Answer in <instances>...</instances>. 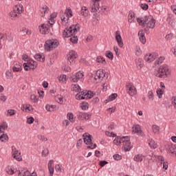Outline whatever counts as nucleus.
Returning a JSON list of instances; mask_svg holds the SVG:
<instances>
[{
	"mask_svg": "<svg viewBox=\"0 0 176 176\" xmlns=\"http://www.w3.org/2000/svg\"><path fill=\"white\" fill-rule=\"evenodd\" d=\"M113 144L115 145H120V144H123L124 151L125 152H129L131 150V143L130 142V138L129 136L120 138L119 136L116 137L113 140Z\"/></svg>",
	"mask_w": 176,
	"mask_h": 176,
	"instance_id": "1",
	"label": "nucleus"
},
{
	"mask_svg": "<svg viewBox=\"0 0 176 176\" xmlns=\"http://www.w3.org/2000/svg\"><path fill=\"white\" fill-rule=\"evenodd\" d=\"M79 30H80V26L79 24H76L74 26H70L68 29L63 31V36L64 38H69V36H71V35L73 34H76Z\"/></svg>",
	"mask_w": 176,
	"mask_h": 176,
	"instance_id": "2",
	"label": "nucleus"
},
{
	"mask_svg": "<svg viewBox=\"0 0 176 176\" xmlns=\"http://www.w3.org/2000/svg\"><path fill=\"white\" fill-rule=\"evenodd\" d=\"M58 44L59 43L57 39H50L45 41L44 47L47 52H52V50H54V49L58 46Z\"/></svg>",
	"mask_w": 176,
	"mask_h": 176,
	"instance_id": "3",
	"label": "nucleus"
},
{
	"mask_svg": "<svg viewBox=\"0 0 176 176\" xmlns=\"http://www.w3.org/2000/svg\"><path fill=\"white\" fill-rule=\"evenodd\" d=\"M58 44L59 43L57 39H50L45 41L44 47L47 52H52V50H54V49L58 46Z\"/></svg>",
	"mask_w": 176,
	"mask_h": 176,
	"instance_id": "4",
	"label": "nucleus"
},
{
	"mask_svg": "<svg viewBox=\"0 0 176 176\" xmlns=\"http://www.w3.org/2000/svg\"><path fill=\"white\" fill-rule=\"evenodd\" d=\"M158 78H167L168 75L171 74V71L168 69V66L167 65H161L158 70Z\"/></svg>",
	"mask_w": 176,
	"mask_h": 176,
	"instance_id": "5",
	"label": "nucleus"
},
{
	"mask_svg": "<svg viewBox=\"0 0 176 176\" xmlns=\"http://www.w3.org/2000/svg\"><path fill=\"white\" fill-rule=\"evenodd\" d=\"M94 96V93L91 91H82L80 92V94H77L76 95V100H87L91 98Z\"/></svg>",
	"mask_w": 176,
	"mask_h": 176,
	"instance_id": "6",
	"label": "nucleus"
},
{
	"mask_svg": "<svg viewBox=\"0 0 176 176\" xmlns=\"http://www.w3.org/2000/svg\"><path fill=\"white\" fill-rule=\"evenodd\" d=\"M50 27H53V23H50V21H48V23H42L40 26H38L40 34L47 35L49 34V32H50Z\"/></svg>",
	"mask_w": 176,
	"mask_h": 176,
	"instance_id": "7",
	"label": "nucleus"
},
{
	"mask_svg": "<svg viewBox=\"0 0 176 176\" xmlns=\"http://www.w3.org/2000/svg\"><path fill=\"white\" fill-rule=\"evenodd\" d=\"M22 12L20 10V6H15L13 8V10L10 12V16L12 20H17L20 17Z\"/></svg>",
	"mask_w": 176,
	"mask_h": 176,
	"instance_id": "8",
	"label": "nucleus"
},
{
	"mask_svg": "<svg viewBox=\"0 0 176 176\" xmlns=\"http://www.w3.org/2000/svg\"><path fill=\"white\" fill-rule=\"evenodd\" d=\"M27 63H23V67L25 71H31V69H35L38 64L33 60H27Z\"/></svg>",
	"mask_w": 176,
	"mask_h": 176,
	"instance_id": "9",
	"label": "nucleus"
},
{
	"mask_svg": "<svg viewBox=\"0 0 176 176\" xmlns=\"http://www.w3.org/2000/svg\"><path fill=\"white\" fill-rule=\"evenodd\" d=\"M104 78L108 79V73H105V71H104V69H98L96 72L95 80H102Z\"/></svg>",
	"mask_w": 176,
	"mask_h": 176,
	"instance_id": "10",
	"label": "nucleus"
},
{
	"mask_svg": "<svg viewBox=\"0 0 176 176\" xmlns=\"http://www.w3.org/2000/svg\"><path fill=\"white\" fill-rule=\"evenodd\" d=\"M76 58H78V54L74 50L69 51V54H67V60L70 65H74V64H75Z\"/></svg>",
	"mask_w": 176,
	"mask_h": 176,
	"instance_id": "11",
	"label": "nucleus"
},
{
	"mask_svg": "<svg viewBox=\"0 0 176 176\" xmlns=\"http://www.w3.org/2000/svg\"><path fill=\"white\" fill-rule=\"evenodd\" d=\"M12 157L18 162H21L23 160V158L21 157V153L19 152V150H17L14 146H12Z\"/></svg>",
	"mask_w": 176,
	"mask_h": 176,
	"instance_id": "12",
	"label": "nucleus"
},
{
	"mask_svg": "<svg viewBox=\"0 0 176 176\" xmlns=\"http://www.w3.org/2000/svg\"><path fill=\"white\" fill-rule=\"evenodd\" d=\"M126 91L131 97L137 94V89H135V87H134L133 83H129L126 85Z\"/></svg>",
	"mask_w": 176,
	"mask_h": 176,
	"instance_id": "13",
	"label": "nucleus"
},
{
	"mask_svg": "<svg viewBox=\"0 0 176 176\" xmlns=\"http://www.w3.org/2000/svg\"><path fill=\"white\" fill-rule=\"evenodd\" d=\"M82 138L86 145H91V144H93V140H91L92 136L90 134L87 133H84Z\"/></svg>",
	"mask_w": 176,
	"mask_h": 176,
	"instance_id": "14",
	"label": "nucleus"
},
{
	"mask_svg": "<svg viewBox=\"0 0 176 176\" xmlns=\"http://www.w3.org/2000/svg\"><path fill=\"white\" fill-rule=\"evenodd\" d=\"M157 54H147L144 56V60L146 63H152V61L156 60Z\"/></svg>",
	"mask_w": 176,
	"mask_h": 176,
	"instance_id": "15",
	"label": "nucleus"
},
{
	"mask_svg": "<svg viewBox=\"0 0 176 176\" xmlns=\"http://www.w3.org/2000/svg\"><path fill=\"white\" fill-rule=\"evenodd\" d=\"M116 40L118 43V46L123 47L124 44H123V40L122 39V36H120V32L119 30L116 32Z\"/></svg>",
	"mask_w": 176,
	"mask_h": 176,
	"instance_id": "16",
	"label": "nucleus"
},
{
	"mask_svg": "<svg viewBox=\"0 0 176 176\" xmlns=\"http://www.w3.org/2000/svg\"><path fill=\"white\" fill-rule=\"evenodd\" d=\"M95 1L92 2L91 5V12L92 13H96L98 10H100V8H98V1L100 0H94Z\"/></svg>",
	"mask_w": 176,
	"mask_h": 176,
	"instance_id": "17",
	"label": "nucleus"
},
{
	"mask_svg": "<svg viewBox=\"0 0 176 176\" xmlns=\"http://www.w3.org/2000/svg\"><path fill=\"white\" fill-rule=\"evenodd\" d=\"M138 35L140 42H142L143 45H145V43H146V38L145 37V34H144V31L140 30L138 32Z\"/></svg>",
	"mask_w": 176,
	"mask_h": 176,
	"instance_id": "18",
	"label": "nucleus"
},
{
	"mask_svg": "<svg viewBox=\"0 0 176 176\" xmlns=\"http://www.w3.org/2000/svg\"><path fill=\"white\" fill-rule=\"evenodd\" d=\"M78 119H80L81 120L82 119H85L86 120H89V119H90V117L91 116V115L87 113H81L79 112L78 114Z\"/></svg>",
	"mask_w": 176,
	"mask_h": 176,
	"instance_id": "19",
	"label": "nucleus"
},
{
	"mask_svg": "<svg viewBox=\"0 0 176 176\" xmlns=\"http://www.w3.org/2000/svg\"><path fill=\"white\" fill-rule=\"evenodd\" d=\"M40 12L41 17H45V14H46V13H49V7H47V6H43L40 8Z\"/></svg>",
	"mask_w": 176,
	"mask_h": 176,
	"instance_id": "20",
	"label": "nucleus"
},
{
	"mask_svg": "<svg viewBox=\"0 0 176 176\" xmlns=\"http://www.w3.org/2000/svg\"><path fill=\"white\" fill-rule=\"evenodd\" d=\"M155 24L156 21L153 19H150L147 23H146V25H147L148 28H155Z\"/></svg>",
	"mask_w": 176,
	"mask_h": 176,
	"instance_id": "21",
	"label": "nucleus"
},
{
	"mask_svg": "<svg viewBox=\"0 0 176 176\" xmlns=\"http://www.w3.org/2000/svg\"><path fill=\"white\" fill-rule=\"evenodd\" d=\"M135 63L138 68H140V69H141L144 65V60H142V58H139L136 59Z\"/></svg>",
	"mask_w": 176,
	"mask_h": 176,
	"instance_id": "22",
	"label": "nucleus"
},
{
	"mask_svg": "<svg viewBox=\"0 0 176 176\" xmlns=\"http://www.w3.org/2000/svg\"><path fill=\"white\" fill-rule=\"evenodd\" d=\"M60 19H61V21L63 23H68V21L69 20V17L68 16V14L62 13V14L60 15Z\"/></svg>",
	"mask_w": 176,
	"mask_h": 176,
	"instance_id": "23",
	"label": "nucleus"
},
{
	"mask_svg": "<svg viewBox=\"0 0 176 176\" xmlns=\"http://www.w3.org/2000/svg\"><path fill=\"white\" fill-rule=\"evenodd\" d=\"M148 145L151 148H153V149H156V148H157V144H156V142H155V140H153V139H149L148 140Z\"/></svg>",
	"mask_w": 176,
	"mask_h": 176,
	"instance_id": "24",
	"label": "nucleus"
},
{
	"mask_svg": "<svg viewBox=\"0 0 176 176\" xmlns=\"http://www.w3.org/2000/svg\"><path fill=\"white\" fill-rule=\"evenodd\" d=\"M145 156L140 155V154H138L136 155H135L133 160L135 162H142V160H144Z\"/></svg>",
	"mask_w": 176,
	"mask_h": 176,
	"instance_id": "25",
	"label": "nucleus"
},
{
	"mask_svg": "<svg viewBox=\"0 0 176 176\" xmlns=\"http://www.w3.org/2000/svg\"><path fill=\"white\" fill-rule=\"evenodd\" d=\"M81 14L82 16H84V17H87L89 16V10L84 6L81 8Z\"/></svg>",
	"mask_w": 176,
	"mask_h": 176,
	"instance_id": "26",
	"label": "nucleus"
},
{
	"mask_svg": "<svg viewBox=\"0 0 176 176\" xmlns=\"http://www.w3.org/2000/svg\"><path fill=\"white\" fill-rule=\"evenodd\" d=\"M72 90L73 91H75L76 93H80V91L82 89H80V87L78 85H72Z\"/></svg>",
	"mask_w": 176,
	"mask_h": 176,
	"instance_id": "27",
	"label": "nucleus"
},
{
	"mask_svg": "<svg viewBox=\"0 0 176 176\" xmlns=\"http://www.w3.org/2000/svg\"><path fill=\"white\" fill-rule=\"evenodd\" d=\"M133 133L140 134L141 133V126L140 125H135V127H133Z\"/></svg>",
	"mask_w": 176,
	"mask_h": 176,
	"instance_id": "28",
	"label": "nucleus"
},
{
	"mask_svg": "<svg viewBox=\"0 0 176 176\" xmlns=\"http://www.w3.org/2000/svg\"><path fill=\"white\" fill-rule=\"evenodd\" d=\"M117 97H118V94H112L109 96V98L107 99L105 101L107 102H109V101H113V100H116Z\"/></svg>",
	"mask_w": 176,
	"mask_h": 176,
	"instance_id": "29",
	"label": "nucleus"
},
{
	"mask_svg": "<svg viewBox=\"0 0 176 176\" xmlns=\"http://www.w3.org/2000/svg\"><path fill=\"white\" fill-rule=\"evenodd\" d=\"M70 42L72 43H78V36H75V34L70 35Z\"/></svg>",
	"mask_w": 176,
	"mask_h": 176,
	"instance_id": "30",
	"label": "nucleus"
},
{
	"mask_svg": "<svg viewBox=\"0 0 176 176\" xmlns=\"http://www.w3.org/2000/svg\"><path fill=\"white\" fill-rule=\"evenodd\" d=\"M9 140V137L8 136V135L3 133L1 136H0V141H1V142H6V141H8Z\"/></svg>",
	"mask_w": 176,
	"mask_h": 176,
	"instance_id": "31",
	"label": "nucleus"
},
{
	"mask_svg": "<svg viewBox=\"0 0 176 176\" xmlns=\"http://www.w3.org/2000/svg\"><path fill=\"white\" fill-rule=\"evenodd\" d=\"M34 58L36 60H37V61H41V63H43V61H45V57L42 58V55L39 54H36L34 56Z\"/></svg>",
	"mask_w": 176,
	"mask_h": 176,
	"instance_id": "32",
	"label": "nucleus"
},
{
	"mask_svg": "<svg viewBox=\"0 0 176 176\" xmlns=\"http://www.w3.org/2000/svg\"><path fill=\"white\" fill-rule=\"evenodd\" d=\"M56 108V106L52 104V105H49L47 104L45 106V109L46 111H47L48 112H53V111H54V109Z\"/></svg>",
	"mask_w": 176,
	"mask_h": 176,
	"instance_id": "33",
	"label": "nucleus"
},
{
	"mask_svg": "<svg viewBox=\"0 0 176 176\" xmlns=\"http://www.w3.org/2000/svg\"><path fill=\"white\" fill-rule=\"evenodd\" d=\"M152 130L153 133H154L155 134H159V131H160V127H159V126L157 125H153Z\"/></svg>",
	"mask_w": 176,
	"mask_h": 176,
	"instance_id": "34",
	"label": "nucleus"
},
{
	"mask_svg": "<svg viewBox=\"0 0 176 176\" xmlns=\"http://www.w3.org/2000/svg\"><path fill=\"white\" fill-rule=\"evenodd\" d=\"M6 78L7 79H13V73H12V70H8L6 72Z\"/></svg>",
	"mask_w": 176,
	"mask_h": 176,
	"instance_id": "35",
	"label": "nucleus"
},
{
	"mask_svg": "<svg viewBox=\"0 0 176 176\" xmlns=\"http://www.w3.org/2000/svg\"><path fill=\"white\" fill-rule=\"evenodd\" d=\"M128 17H129V19H128L129 23H133V21H134V19H135L134 12H129Z\"/></svg>",
	"mask_w": 176,
	"mask_h": 176,
	"instance_id": "36",
	"label": "nucleus"
},
{
	"mask_svg": "<svg viewBox=\"0 0 176 176\" xmlns=\"http://www.w3.org/2000/svg\"><path fill=\"white\" fill-rule=\"evenodd\" d=\"M157 94L159 98H163V94H164V89H160V88L157 89Z\"/></svg>",
	"mask_w": 176,
	"mask_h": 176,
	"instance_id": "37",
	"label": "nucleus"
},
{
	"mask_svg": "<svg viewBox=\"0 0 176 176\" xmlns=\"http://www.w3.org/2000/svg\"><path fill=\"white\" fill-rule=\"evenodd\" d=\"M97 63H102V64H107V62L105 61V58L102 56H98L96 58Z\"/></svg>",
	"mask_w": 176,
	"mask_h": 176,
	"instance_id": "38",
	"label": "nucleus"
},
{
	"mask_svg": "<svg viewBox=\"0 0 176 176\" xmlns=\"http://www.w3.org/2000/svg\"><path fill=\"white\" fill-rule=\"evenodd\" d=\"M164 61V56H160L157 60L155 61V65H159V64H162Z\"/></svg>",
	"mask_w": 176,
	"mask_h": 176,
	"instance_id": "39",
	"label": "nucleus"
},
{
	"mask_svg": "<svg viewBox=\"0 0 176 176\" xmlns=\"http://www.w3.org/2000/svg\"><path fill=\"white\" fill-rule=\"evenodd\" d=\"M106 56L109 58L110 60H113V54L111 52V51H107Z\"/></svg>",
	"mask_w": 176,
	"mask_h": 176,
	"instance_id": "40",
	"label": "nucleus"
},
{
	"mask_svg": "<svg viewBox=\"0 0 176 176\" xmlns=\"http://www.w3.org/2000/svg\"><path fill=\"white\" fill-rule=\"evenodd\" d=\"M65 14H67L69 18L72 17V10L69 8L65 10Z\"/></svg>",
	"mask_w": 176,
	"mask_h": 176,
	"instance_id": "41",
	"label": "nucleus"
},
{
	"mask_svg": "<svg viewBox=\"0 0 176 176\" xmlns=\"http://www.w3.org/2000/svg\"><path fill=\"white\" fill-rule=\"evenodd\" d=\"M37 138H38V140H40L41 141H43L44 142H46V141H47V138H45V136H43L42 135H38Z\"/></svg>",
	"mask_w": 176,
	"mask_h": 176,
	"instance_id": "42",
	"label": "nucleus"
},
{
	"mask_svg": "<svg viewBox=\"0 0 176 176\" xmlns=\"http://www.w3.org/2000/svg\"><path fill=\"white\" fill-rule=\"evenodd\" d=\"M59 82H65L67 80V75H61L58 78Z\"/></svg>",
	"mask_w": 176,
	"mask_h": 176,
	"instance_id": "43",
	"label": "nucleus"
},
{
	"mask_svg": "<svg viewBox=\"0 0 176 176\" xmlns=\"http://www.w3.org/2000/svg\"><path fill=\"white\" fill-rule=\"evenodd\" d=\"M76 76H77V78H78L79 80V79H82V78H83L85 75H83V72H78L76 74Z\"/></svg>",
	"mask_w": 176,
	"mask_h": 176,
	"instance_id": "44",
	"label": "nucleus"
},
{
	"mask_svg": "<svg viewBox=\"0 0 176 176\" xmlns=\"http://www.w3.org/2000/svg\"><path fill=\"white\" fill-rule=\"evenodd\" d=\"M140 8H142L143 10H148V8H149V6L146 3H141Z\"/></svg>",
	"mask_w": 176,
	"mask_h": 176,
	"instance_id": "45",
	"label": "nucleus"
},
{
	"mask_svg": "<svg viewBox=\"0 0 176 176\" xmlns=\"http://www.w3.org/2000/svg\"><path fill=\"white\" fill-rule=\"evenodd\" d=\"M54 163V160H51L48 162V168H54V166H53Z\"/></svg>",
	"mask_w": 176,
	"mask_h": 176,
	"instance_id": "46",
	"label": "nucleus"
},
{
	"mask_svg": "<svg viewBox=\"0 0 176 176\" xmlns=\"http://www.w3.org/2000/svg\"><path fill=\"white\" fill-rule=\"evenodd\" d=\"M67 116L70 122H75V119L74 118V114H72V113H69L67 114Z\"/></svg>",
	"mask_w": 176,
	"mask_h": 176,
	"instance_id": "47",
	"label": "nucleus"
},
{
	"mask_svg": "<svg viewBox=\"0 0 176 176\" xmlns=\"http://www.w3.org/2000/svg\"><path fill=\"white\" fill-rule=\"evenodd\" d=\"M30 100L33 101V102H38V97L35 95H31Z\"/></svg>",
	"mask_w": 176,
	"mask_h": 176,
	"instance_id": "48",
	"label": "nucleus"
},
{
	"mask_svg": "<svg viewBox=\"0 0 176 176\" xmlns=\"http://www.w3.org/2000/svg\"><path fill=\"white\" fill-rule=\"evenodd\" d=\"M12 71L13 72H20V71H21V66H20L19 67H16V66H14L12 67Z\"/></svg>",
	"mask_w": 176,
	"mask_h": 176,
	"instance_id": "49",
	"label": "nucleus"
},
{
	"mask_svg": "<svg viewBox=\"0 0 176 176\" xmlns=\"http://www.w3.org/2000/svg\"><path fill=\"white\" fill-rule=\"evenodd\" d=\"M70 79H72V82H78V80H79L76 74L72 75L71 76Z\"/></svg>",
	"mask_w": 176,
	"mask_h": 176,
	"instance_id": "50",
	"label": "nucleus"
},
{
	"mask_svg": "<svg viewBox=\"0 0 176 176\" xmlns=\"http://www.w3.org/2000/svg\"><path fill=\"white\" fill-rule=\"evenodd\" d=\"M7 112L8 115H10V116H13V115H16V111L14 109H9Z\"/></svg>",
	"mask_w": 176,
	"mask_h": 176,
	"instance_id": "51",
	"label": "nucleus"
},
{
	"mask_svg": "<svg viewBox=\"0 0 176 176\" xmlns=\"http://www.w3.org/2000/svg\"><path fill=\"white\" fill-rule=\"evenodd\" d=\"M34 120H35L32 117H30L27 119V123H28V124H32V123H34Z\"/></svg>",
	"mask_w": 176,
	"mask_h": 176,
	"instance_id": "52",
	"label": "nucleus"
},
{
	"mask_svg": "<svg viewBox=\"0 0 176 176\" xmlns=\"http://www.w3.org/2000/svg\"><path fill=\"white\" fill-rule=\"evenodd\" d=\"M148 99L151 101H153V91H148Z\"/></svg>",
	"mask_w": 176,
	"mask_h": 176,
	"instance_id": "53",
	"label": "nucleus"
},
{
	"mask_svg": "<svg viewBox=\"0 0 176 176\" xmlns=\"http://www.w3.org/2000/svg\"><path fill=\"white\" fill-rule=\"evenodd\" d=\"M113 159L115 160H121L122 159V155H119V154H115L113 156Z\"/></svg>",
	"mask_w": 176,
	"mask_h": 176,
	"instance_id": "54",
	"label": "nucleus"
},
{
	"mask_svg": "<svg viewBox=\"0 0 176 176\" xmlns=\"http://www.w3.org/2000/svg\"><path fill=\"white\" fill-rule=\"evenodd\" d=\"M81 109L82 111H86V109H89V106H87V103H82L81 105Z\"/></svg>",
	"mask_w": 176,
	"mask_h": 176,
	"instance_id": "55",
	"label": "nucleus"
},
{
	"mask_svg": "<svg viewBox=\"0 0 176 176\" xmlns=\"http://www.w3.org/2000/svg\"><path fill=\"white\" fill-rule=\"evenodd\" d=\"M2 129V130H6V129H8V124H6V122L2 123L0 126V129Z\"/></svg>",
	"mask_w": 176,
	"mask_h": 176,
	"instance_id": "56",
	"label": "nucleus"
},
{
	"mask_svg": "<svg viewBox=\"0 0 176 176\" xmlns=\"http://www.w3.org/2000/svg\"><path fill=\"white\" fill-rule=\"evenodd\" d=\"M161 164H163V168L164 170H167V168H168V163L164 162H161Z\"/></svg>",
	"mask_w": 176,
	"mask_h": 176,
	"instance_id": "57",
	"label": "nucleus"
},
{
	"mask_svg": "<svg viewBox=\"0 0 176 176\" xmlns=\"http://www.w3.org/2000/svg\"><path fill=\"white\" fill-rule=\"evenodd\" d=\"M42 155H43L44 156H47L49 155V149H44L42 152Z\"/></svg>",
	"mask_w": 176,
	"mask_h": 176,
	"instance_id": "58",
	"label": "nucleus"
},
{
	"mask_svg": "<svg viewBox=\"0 0 176 176\" xmlns=\"http://www.w3.org/2000/svg\"><path fill=\"white\" fill-rule=\"evenodd\" d=\"M6 39V34L0 33V41H5Z\"/></svg>",
	"mask_w": 176,
	"mask_h": 176,
	"instance_id": "59",
	"label": "nucleus"
},
{
	"mask_svg": "<svg viewBox=\"0 0 176 176\" xmlns=\"http://www.w3.org/2000/svg\"><path fill=\"white\" fill-rule=\"evenodd\" d=\"M172 104H173V105L175 107V108L176 109V96H173L172 98Z\"/></svg>",
	"mask_w": 176,
	"mask_h": 176,
	"instance_id": "60",
	"label": "nucleus"
},
{
	"mask_svg": "<svg viewBox=\"0 0 176 176\" xmlns=\"http://www.w3.org/2000/svg\"><path fill=\"white\" fill-rule=\"evenodd\" d=\"M50 175L52 176L54 174V168H48Z\"/></svg>",
	"mask_w": 176,
	"mask_h": 176,
	"instance_id": "61",
	"label": "nucleus"
},
{
	"mask_svg": "<svg viewBox=\"0 0 176 176\" xmlns=\"http://www.w3.org/2000/svg\"><path fill=\"white\" fill-rule=\"evenodd\" d=\"M55 170L56 171H60V173H61V166H60V164L56 165Z\"/></svg>",
	"mask_w": 176,
	"mask_h": 176,
	"instance_id": "62",
	"label": "nucleus"
},
{
	"mask_svg": "<svg viewBox=\"0 0 176 176\" xmlns=\"http://www.w3.org/2000/svg\"><path fill=\"white\" fill-rule=\"evenodd\" d=\"M137 22L138 23V24H140V25H144V21L142 20L141 19L138 18Z\"/></svg>",
	"mask_w": 176,
	"mask_h": 176,
	"instance_id": "63",
	"label": "nucleus"
},
{
	"mask_svg": "<svg viewBox=\"0 0 176 176\" xmlns=\"http://www.w3.org/2000/svg\"><path fill=\"white\" fill-rule=\"evenodd\" d=\"M87 42H91L93 41V36L89 35L86 38Z\"/></svg>",
	"mask_w": 176,
	"mask_h": 176,
	"instance_id": "64",
	"label": "nucleus"
}]
</instances>
